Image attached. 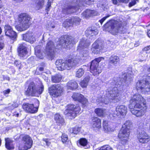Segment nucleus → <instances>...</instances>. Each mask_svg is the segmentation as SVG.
<instances>
[{"mask_svg": "<svg viewBox=\"0 0 150 150\" xmlns=\"http://www.w3.org/2000/svg\"><path fill=\"white\" fill-rule=\"evenodd\" d=\"M147 34L148 36L150 38V30L148 31Z\"/></svg>", "mask_w": 150, "mask_h": 150, "instance_id": "58", "label": "nucleus"}, {"mask_svg": "<svg viewBox=\"0 0 150 150\" xmlns=\"http://www.w3.org/2000/svg\"><path fill=\"white\" fill-rule=\"evenodd\" d=\"M55 47L53 42L49 41L47 43L45 48V53L49 59L52 60L55 57Z\"/></svg>", "mask_w": 150, "mask_h": 150, "instance_id": "14", "label": "nucleus"}, {"mask_svg": "<svg viewBox=\"0 0 150 150\" xmlns=\"http://www.w3.org/2000/svg\"><path fill=\"white\" fill-rule=\"evenodd\" d=\"M1 139L0 138V146H1Z\"/></svg>", "mask_w": 150, "mask_h": 150, "instance_id": "63", "label": "nucleus"}, {"mask_svg": "<svg viewBox=\"0 0 150 150\" xmlns=\"http://www.w3.org/2000/svg\"><path fill=\"white\" fill-rule=\"evenodd\" d=\"M44 0H37L35 8L37 10L42 8L44 5Z\"/></svg>", "mask_w": 150, "mask_h": 150, "instance_id": "34", "label": "nucleus"}, {"mask_svg": "<svg viewBox=\"0 0 150 150\" xmlns=\"http://www.w3.org/2000/svg\"><path fill=\"white\" fill-rule=\"evenodd\" d=\"M63 25L65 28H67L72 25L70 19H67L63 23Z\"/></svg>", "mask_w": 150, "mask_h": 150, "instance_id": "43", "label": "nucleus"}, {"mask_svg": "<svg viewBox=\"0 0 150 150\" xmlns=\"http://www.w3.org/2000/svg\"><path fill=\"white\" fill-rule=\"evenodd\" d=\"M72 97L74 100H77L81 103L83 107L86 106L87 100L82 95L78 93H73Z\"/></svg>", "mask_w": 150, "mask_h": 150, "instance_id": "17", "label": "nucleus"}, {"mask_svg": "<svg viewBox=\"0 0 150 150\" xmlns=\"http://www.w3.org/2000/svg\"><path fill=\"white\" fill-rule=\"evenodd\" d=\"M43 116V115L42 114H40L39 115V116L41 117Z\"/></svg>", "mask_w": 150, "mask_h": 150, "instance_id": "64", "label": "nucleus"}, {"mask_svg": "<svg viewBox=\"0 0 150 150\" xmlns=\"http://www.w3.org/2000/svg\"><path fill=\"white\" fill-rule=\"evenodd\" d=\"M103 45L101 41L97 40L92 45V50L94 54L100 53V50L103 49Z\"/></svg>", "mask_w": 150, "mask_h": 150, "instance_id": "19", "label": "nucleus"}, {"mask_svg": "<svg viewBox=\"0 0 150 150\" xmlns=\"http://www.w3.org/2000/svg\"><path fill=\"white\" fill-rule=\"evenodd\" d=\"M42 34V33L41 32H40V33H39V36H40Z\"/></svg>", "mask_w": 150, "mask_h": 150, "instance_id": "61", "label": "nucleus"}, {"mask_svg": "<svg viewBox=\"0 0 150 150\" xmlns=\"http://www.w3.org/2000/svg\"><path fill=\"white\" fill-rule=\"evenodd\" d=\"M18 55L21 59H25L27 57L28 52L27 47L23 44L20 45L18 48Z\"/></svg>", "mask_w": 150, "mask_h": 150, "instance_id": "18", "label": "nucleus"}, {"mask_svg": "<svg viewBox=\"0 0 150 150\" xmlns=\"http://www.w3.org/2000/svg\"><path fill=\"white\" fill-rule=\"evenodd\" d=\"M47 35V34L46 33H44L42 36V41H43L44 42H45L44 37Z\"/></svg>", "mask_w": 150, "mask_h": 150, "instance_id": "57", "label": "nucleus"}, {"mask_svg": "<svg viewBox=\"0 0 150 150\" xmlns=\"http://www.w3.org/2000/svg\"><path fill=\"white\" fill-rule=\"evenodd\" d=\"M110 15H107L106 16H105L103 18H102L101 19L99 20V22L101 23V24L102 25L103 23L105 20V19L108 17L109 16H110Z\"/></svg>", "mask_w": 150, "mask_h": 150, "instance_id": "51", "label": "nucleus"}, {"mask_svg": "<svg viewBox=\"0 0 150 150\" xmlns=\"http://www.w3.org/2000/svg\"><path fill=\"white\" fill-rule=\"evenodd\" d=\"M3 76V78L4 80H8V81L9 80L10 78L8 77H7V76L5 77V76Z\"/></svg>", "mask_w": 150, "mask_h": 150, "instance_id": "56", "label": "nucleus"}, {"mask_svg": "<svg viewBox=\"0 0 150 150\" xmlns=\"http://www.w3.org/2000/svg\"><path fill=\"white\" fill-rule=\"evenodd\" d=\"M103 3H102L101 4H100V3H98L97 5V6L99 7L100 6L103 8H105V0H103Z\"/></svg>", "mask_w": 150, "mask_h": 150, "instance_id": "50", "label": "nucleus"}, {"mask_svg": "<svg viewBox=\"0 0 150 150\" xmlns=\"http://www.w3.org/2000/svg\"><path fill=\"white\" fill-rule=\"evenodd\" d=\"M67 88L71 90L76 89L78 86L77 83L74 80L69 81L67 84Z\"/></svg>", "mask_w": 150, "mask_h": 150, "instance_id": "31", "label": "nucleus"}, {"mask_svg": "<svg viewBox=\"0 0 150 150\" xmlns=\"http://www.w3.org/2000/svg\"><path fill=\"white\" fill-rule=\"evenodd\" d=\"M137 137L139 141L142 143H146L150 140V137L146 132L143 123L141 122L138 125Z\"/></svg>", "mask_w": 150, "mask_h": 150, "instance_id": "8", "label": "nucleus"}, {"mask_svg": "<svg viewBox=\"0 0 150 150\" xmlns=\"http://www.w3.org/2000/svg\"><path fill=\"white\" fill-rule=\"evenodd\" d=\"M23 109L26 112L31 113H35L38 111V108L34 107L33 104L26 103L22 105Z\"/></svg>", "mask_w": 150, "mask_h": 150, "instance_id": "20", "label": "nucleus"}, {"mask_svg": "<svg viewBox=\"0 0 150 150\" xmlns=\"http://www.w3.org/2000/svg\"><path fill=\"white\" fill-rule=\"evenodd\" d=\"M95 112L97 115L99 117H103L107 114V110L103 108H96L95 110Z\"/></svg>", "mask_w": 150, "mask_h": 150, "instance_id": "30", "label": "nucleus"}, {"mask_svg": "<svg viewBox=\"0 0 150 150\" xmlns=\"http://www.w3.org/2000/svg\"><path fill=\"white\" fill-rule=\"evenodd\" d=\"M81 6L79 0H74L71 4H68L64 6L62 10V12L64 14H69L79 11ZM85 6V5H84Z\"/></svg>", "mask_w": 150, "mask_h": 150, "instance_id": "9", "label": "nucleus"}, {"mask_svg": "<svg viewBox=\"0 0 150 150\" xmlns=\"http://www.w3.org/2000/svg\"><path fill=\"white\" fill-rule=\"evenodd\" d=\"M126 22H119L112 20L108 22L105 25V27L106 31L113 35H117L118 33L124 34L127 31Z\"/></svg>", "mask_w": 150, "mask_h": 150, "instance_id": "4", "label": "nucleus"}, {"mask_svg": "<svg viewBox=\"0 0 150 150\" xmlns=\"http://www.w3.org/2000/svg\"><path fill=\"white\" fill-rule=\"evenodd\" d=\"M99 150H113L112 148L109 145H105L100 147Z\"/></svg>", "mask_w": 150, "mask_h": 150, "instance_id": "44", "label": "nucleus"}, {"mask_svg": "<svg viewBox=\"0 0 150 150\" xmlns=\"http://www.w3.org/2000/svg\"><path fill=\"white\" fill-rule=\"evenodd\" d=\"M4 28L6 35L13 39H15L16 38L17 35L16 33L13 30L12 27L9 25H5Z\"/></svg>", "mask_w": 150, "mask_h": 150, "instance_id": "21", "label": "nucleus"}, {"mask_svg": "<svg viewBox=\"0 0 150 150\" xmlns=\"http://www.w3.org/2000/svg\"><path fill=\"white\" fill-rule=\"evenodd\" d=\"M43 90L44 86L42 84H41L40 87L38 88L34 82H31L27 86L25 93L27 95L33 96L35 94H41Z\"/></svg>", "mask_w": 150, "mask_h": 150, "instance_id": "10", "label": "nucleus"}, {"mask_svg": "<svg viewBox=\"0 0 150 150\" xmlns=\"http://www.w3.org/2000/svg\"><path fill=\"white\" fill-rule=\"evenodd\" d=\"M62 79V76L60 74H57L52 77V80L54 83H58Z\"/></svg>", "mask_w": 150, "mask_h": 150, "instance_id": "33", "label": "nucleus"}, {"mask_svg": "<svg viewBox=\"0 0 150 150\" xmlns=\"http://www.w3.org/2000/svg\"><path fill=\"white\" fill-rule=\"evenodd\" d=\"M54 119L57 124L59 125H63L64 123L63 117L58 113L56 114L54 116Z\"/></svg>", "mask_w": 150, "mask_h": 150, "instance_id": "29", "label": "nucleus"}, {"mask_svg": "<svg viewBox=\"0 0 150 150\" xmlns=\"http://www.w3.org/2000/svg\"><path fill=\"white\" fill-rule=\"evenodd\" d=\"M137 90L145 94L150 91V73L146 74L143 77V79L139 81L136 84Z\"/></svg>", "mask_w": 150, "mask_h": 150, "instance_id": "5", "label": "nucleus"}, {"mask_svg": "<svg viewBox=\"0 0 150 150\" xmlns=\"http://www.w3.org/2000/svg\"><path fill=\"white\" fill-rule=\"evenodd\" d=\"M22 38L23 40L32 43L35 41V39L32 33H28L23 34L22 35Z\"/></svg>", "mask_w": 150, "mask_h": 150, "instance_id": "23", "label": "nucleus"}, {"mask_svg": "<svg viewBox=\"0 0 150 150\" xmlns=\"http://www.w3.org/2000/svg\"><path fill=\"white\" fill-rule=\"evenodd\" d=\"M112 3L115 5H117L118 3V1L117 0H112Z\"/></svg>", "mask_w": 150, "mask_h": 150, "instance_id": "54", "label": "nucleus"}, {"mask_svg": "<svg viewBox=\"0 0 150 150\" xmlns=\"http://www.w3.org/2000/svg\"><path fill=\"white\" fill-rule=\"evenodd\" d=\"M30 17L28 14L21 13L18 16V20L19 24L15 27L19 31H23L27 30L30 25Z\"/></svg>", "mask_w": 150, "mask_h": 150, "instance_id": "6", "label": "nucleus"}, {"mask_svg": "<svg viewBox=\"0 0 150 150\" xmlns=\"http://www.w3.org/2000/svg\"><path fill=\"white\" fill-rule=\"evenodd\" d=\"M15 116L18 117V116L19 115V114L18 113L16 114L15 115Z\"/></svg>", "mask_w": 150, "mask_h": 150, "instance_id": "60", "label": "nucleus"}, {"mask_svg": "<svg viewBox=\"0 0 150 150\" xmlns=\"http://www.w3.org/2000/svg\"><path fill=\"white\" fill-rule=\"evenodd\" d=\"M80 128L78 127H75L73 128H70L69 129L70 133H74V134H77L80 131Z\"/></svg>", "mask_w": 150, "mask_h": 150, "instance_id": "40", "label": "nucleus"}, {"mask_svg": "<svg viewBox=\"0 0 150 150\" xmlns=\"http://www.w3.org/2000/svg\"><path fill=\"white\" fill-rule=\"evenodd\" d=\"M14 64L16 67L18 68L19 69H21L22 67H21V62L17 60H15L14 62Z\"/></svg>", "mask_w": 150, "mask_h": 150, "instance_id": "47", "label": "nucleus"}, {"mask_svg": "<svg viewBox=\"0 0 150 150\" xmlns=\"http://www.w3.org/2000/svg\"><path fill=\"white\" fill-rule=\"evenodd\" d=\"M10 92V89H8L6 90H4L3 92V93L4 96H6V97L8 95L9 93Z\"/></svg>", "mask_w": 150, "mask_h": 150, "instance_id": "48", "label": "nucleus"}, {"mask_svg": "<svg viewBox=\"0 0 150 150\" xmlns=\"http://www.w3.org/2000/svg\"><path fill=\"white\" fill-rule=\"evenodd\" d=\"M103 59V58L99 57L91 62L90 67V71L94 76L97 75L102 72V69L98 67V63Z\"/></svg>", "mask_w": 150, "mask_h": 150, "instance_id": "12", "label": "nucleus"}, {"mask_svg": "<svg viewBox=\"0 0 150 150\" xmlns=\"http://www.w3.org/2000/svg\"><path fill=\"white\" fill-rule=\"evenodd\" d=\"M2 29L1 27H0V35L2 33Z\"/></svg>", "mask_w": 150, "mask_h": 150, "instance_id": "62", "label": "nucleus"}, {"mask_svg": "<svg viewBox=\"0 0 150 150\" xmlns=\"http://www.w3.org/2000/svg\"><path fill=\"white\" fill-rule=\"evenodd\" d=\"M80 110V108L78 105L70 104L67 105L64 113L67 116L71 117V119H72L77 116Z\"/></svg>", "mask_w": 150, "mask_h": 150, "instance_id": "11", "label": "nucleus"}, {"mask_svg": "<svg viewBox=\"0 0 150 150\" xmlns=\"http://www.w3.org/2000/svg\"><path fill=\"white\" fill-rule=\"evenodd\" d=\"M68 139L67 135L64 134H62V141L63 143H66L68 142Z\"/></svg>", "mask_w": 150, "mask_h": 150, "instance_id": "45", "label": "nucleus"}, {"mask_svg": "<svg viewBox=\"0 0 150 150\" xmlns=\"http://www.w3.org/2000/svg\"><path fill=\"white\" fill-rule=\"evenodd\" d=\"M149 49H150V45L147 46V47H146L144 48V49H143V50L144 51H146L149 50Z\"/></svg>", "mask_w": 150, "mask_h": 150, "instance_id": "53", "label": "nucleus"}, {"mask_svg": "<svg viewBox=\"0 0 150 150\" xmlns=\"http://www.w3.org/2000/svg\"><path fill=\"white\" fill-rule=\"evenodd\" d=\"M73 25H78L80 24L81 19L77 17H73L70 19Z\"/></svg>", "mask_w": 150, "mask_h": 150, "instance_id": "35", "label": "nucleus"}, {"mask_svg": "<svg viewBox=\"0 0 150 150\" xmlns=\"http://www.w3.org/2000/svg\"><path fill=\"white\" fill-rule=\"evenodd\" d=\"M123 78H114L110 82V88L106 91L105 95L97 99L96 101L100 103L108 104L112 101L117 102L120 100L119 91L125 89L132 80L133 74L129 71L124 75Z\"/></svg>", "mask_w": 150, "mask_h": 150, "instance_id": "1", "label": "nucleus"}, {"mask_svg": "<svg viewBox=\"0 0 150 150\" xmlns=\"http://www.w3.org/2000/svg\"><path fill=\"white\" fill-rule=\"evenodd\" d=\"M18 104L16 103H14L11 105L9 107L11 109H13L14 108L17 107Z\"/></svg>", "mask_w": 150, "mask_h": 150, "instance_id": "49", "label": "nucleus"}, {"mask_svg": "<svg viewBox=\"0 0 150 150\" xmlns=\"http://www.w3.org/2000/svg\"><path fill=\"white\" fill-rule=\"evenodd\" d=\"M120 59L119 57L117 55L112 54L109 57L108 67V68H111L117 65L119 62Z\"/></svg>", "mask_w": 150, "mask_h": 150, "instance_id": "16", "label": "nucleus"}, {"mask_svg": "<svg viewBox=\"0 0 150 150\" xmlns=\"http://www.w3.org/2000/svg\"><path fill=\"white\" fill-rule=\"evenodd\" d=\"M4 46V44L3 43L0 42V50L3 48Z\"/></svg>", "mask_w": 150, "mask_h": 150, "instance_id": "55", "label": "nucleus"}, {"mask_svg": "<svg viewBox=\"0 0 150 150\" xmlns=\"http://www.w3.org/2000/svg\"><path fill=\"white\" fill-rule=\"evenodd\" d=\"M77 42L76 40L71 36L65 35L61 36L59 39L58 44L59 45H65L66 46L70 45L72 46L73 44Z\"/></svg>", "mask_w": 150, "mask_h": 150, "instance_id": "13", "label": "nucleus"}, {"mask_svg": "<svg viewBox=\"0 0 150 150\" xmlns=\"http://www.w3.org/2000/svg\"><path fill=\"white\" fill-rule=\"evenodd\" d=\"M43 140L46 142L47 145L49 146L50 145V143L48 141V140L47 139H43Z\"/></svg>", "mask_w": 150, "mask_h": 150, "instance_id": "52", "label": "nucleus"}, {"mask_svg": "<svg viewBox=\"0 0 150 150\" xmlns=\"http://www.w3.org/2000/svg\"><path fill=\"white\" fill-rule=\"evenodd\" d=\"M96 14V12L94 10L87 9L82 13V15L86 18H88L90 17L95 16Z\"/></svg>", "mask_w": 150, "mask_h": 150, "instance_id": "27", "label": "nucleus"}, {"mask_svg": "<svg viewBox=\"0 0 150 150\" xmlns=\"http://www.w3.org/2000/svg\"><path fill=\"white\" fill-rule=\"evenodd\" d=\"M91 124L94 128H100L101 127V120L97 117H94L92 118Z\"/></svg>", "mask_w": 150, "mask_h": 150, "instance_id": "26", "label": "nucleus"}, {"mask_svg": "<svg viewBox=\"0 0 150 150\" xmlns=\"http://www.w3.org/2000/svg\"><path fill=\"white\" fill-rule=\"evenodd\" d=\"M90 77L89 76H86L80 83V85L82 88H86L90 80Z\"/></svg>", "mask_w": 150, "mask_h": 150, "instance_id": "32", "label": "nucleus"}, {"mask_svg": "<svg viewBox=\"0 0 150 150\" xmlns=\"http://www.w3.org/2000/svg\"><path fill=\"white\" fill-rule=\"evenodd\" d=\"M90 43L88 40L82 38L80 40L78 47L77 50L79 52V55L75 57L64 60L60 59L57 60L55 63L56 67L58 70L63 71L69 70L77 66L80 62L89 58L88 47Z\"/></svg>", "mask_w": 150, "mask_h": 150, "instance_id": "2", "label": "nucleus"}, {"mask_svg": "<svg viewBox=\"0 0 150 150\" xmlns=\"http://www.w3.org/2000/svg\"><path fill=\"white\" fill-rule=\"evenodd\" d=\"M79 143L80 145L83 146H86L88 144V141L85 138H81L79 140Z\"/></svg>", "mask_w": 150, "mask_h": 150, "instance_id": "41", "label": "nucleus"}, {"mask_svg": "<svg viewBox=\"0 0 150 150\" xmlns=\"http://www.w3.org/2000/svg\"><path fill=\"white\" fill-rule=\"evenodd\" d=\"M53 0H48L45 8V10L46 12H48L50 10V8L51 6V4Z\"/></svg>", "mask_w": 150, "mask_h": 150, "instance_id": "46", "label": "nucleus"}, {"mask_svg": "<svg viewBox=\"0 0 150 150\" xmlns=\"http://www.w3.org/2000/svg\"><path fill=\"white\" fill-rule=\"evenodd\" d=\"M103 127L105 132H109L111 130V128L109 126L108 123L106 121H104L103 122Z\"/></svg>", "mask_w": 150, "mask_h": 150, "instance_id": "37", "label": "nucleus"}, {"mask_svg": "<svg viewBox=\"0 0 150 150\" xmlns=\"http://www.w3.org/2000/svg\"><path fill=\"white\" fill-rule=\"evenodd\" d=\"M31 148L30 147L23 142L22 143L20 144L18 149L19 150H27Z\"/></svg>", "mask_w": 150, "mask_h": 150, "instance_id": "36", "label": "nucleus"}, {"mask_svg": "<svg viewBox=\"0 0 150 150\" xmlns=\"http://www.w3.org/2000/svg\"><path fill=\"white\" fill-rule=\"evenodd\" d=\"M129 108L132 114L137 117L144 115L147 109L146 101L140 95H134L130 100Z\"/></svg>", "mask_w": 150, "mask_h": 150, "instance_id": "3", "label": "nucleus"}, {"mask_svg": "<svg viewBox=\"0 0 150 150\" xmlns=\"http://www.w3.org/2000/svg\"><path fill=\"white\" fill-rule=\"evenodd\" d=\"M132 127V123L129 120L127 121L122 125L118 134V137L120 139L123 144L127 141L130 133L129 129Z\"/></svg>", "mask_w": 150, "mask_h": 150, "instance_id": "7", "label": "nucleus"}, {"mask_svg": "<svg viewBox=\"0 0 150 150\" xmlns=\"http://www.w3.org/2000/svg\"><path fill=\"white\" fill-rule=\"evenodd\" d=\"M46 66V64L45 63L42 62L39 64L37 69L39 70L40 71H44V69Z\"/></svg>", "mask_w": 150, "mask_h": 150, "instance_id": "42", "label": "nucleus"}, {"mask_svg": "<svg viewBox=\"0 0 150 150\" xmlns=\"http://www.w3.org/2000/svg\"><path fill=\"white\" fill-rule=\"evenodd\" d=\"M62 92V89L59 85H53L49 88V93L54 97L60 96Z\"/></svg>", "mask_w": 150, "mask_h": 150, "instance_id": "15", "label": "nucleus"}, {"mask_svg": "<svg viewBox=\"0 0 150 150\" xmlns=\"http://www.w3.org/2000/svg\"><path fill=\"white\" fill-rule=\"evenodd\" d=\"M98 30L96 27H90L88 28L85 31L86 36H91L97 35L98 34Z\"/></svg>", "mask_w": 150, "mask_h": 150, "instance_id": "25", "label": "nucleus"}, {"mask_svg": "<svg viewBox=\"0 0 150 150\" xmlns=\"http://www.w3.org/2000/svg\"><path fill=\"white\" fill-rule=\"evenodd\" d=\"M17 2H21L23 0H13Z\"/></svg>", "mask_w": 150, "mask_h": 150, "instance_id": "59", "label": "nucleus"}, {"mask_svg": "<svg viewBox=\"0 0 150 150\" xmlns=\"http://www.w3.org/2000/svg\"><path fill=\"white\" fill-rule=\"evenodd\" d=\"M22 141L24 143L31 147L33 144V141L31 138L28 135H25L22 138Z\"/></svg>", "mask_w": 150, "mask_h": 150, "instance_id": "28", "label": "nucleus"}, {"mask_svg": "<svg viewBox=\"0 0 150 150\" xmlns=\"http://www.w3.org/2000/svg\"><path fill=\"white\" fill-rule=\"evenodd\" d=\"M5 147L6 148L9 150H13L15 148L13 144L14 141L10 138H5Z\"/></svg>", "mask_w": 150, "mask_h": 150, "instance_id": "24", "label": "nucleus"}, {"mask_svg": "<svg viewBox=\"0 0 150 150\" xmlns=\"http://www.w3.org/2000/svg\"><path fill=\"white\" fill-rule=\"evenodd\" d=\"M127 107L125 105H120L117 106L116 108L115 111L114 112V115L124 116L126 115L127 113Z\"/></svg>", "mask_w": 150, "mask_h": 150, "instance_id": "22", "label": "nucleus"}, {"mask_svg": "<svg viewBox=\"0 0 150 150\" xmlns=\"http://www.w3.org/2000/svg\"><path fill=\"white\" fill-rule=\"evenodd\" d=\"M84 69L83 68H80L78 69L76 73V76L78 78L81 77L84 74Z\"/></svg>", "mask_w": 150, "mask_h": 150, "instance_id": "39", "label": "nucleus"}, {"mask_svg": "<svg viewBox=\"0 0 150 150\" xmlns=\"http://www.w3.org/2000/svg\"><path fill=\"white\" fill-rule=\"evenodd\" d=\"M94 1V0H79L81 5H84V4L87 5H90L92 4Z\"/></svg>", "mask_w": 150, "mask_h": 150, "instance_id": "38", "label": "nucleus"}]
</instances>
